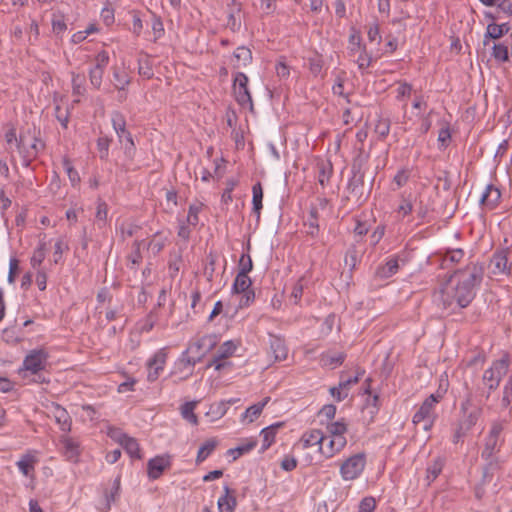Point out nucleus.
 Segmentation results:
<instances>
[{
  "label": "nucleus",
  "mask_w": 512,
  "mask_h": 512,
  "mask_svg": "<svg viewBox=\"0 0 512 512\" xmlns=\"http://www.w3.org/2000/svg\"><path fill=\"white\" fill-rule=\"evenodd\" d=\"M484 276V266L479 262H470L457 270L440 291L439 301L445 310L456 313L470 305L476 296V288Z\"/></svg>",
  "instance_id": "obj_1"
},
{
  "label": "nucleus",
  "mask_w": 512,
  "mask_h": 512,
  "mask_svg": "<svg viewBox=\"0 0 512 512\" xmlns=\"http://www.w3.org/2000/svg\"><path fill=\"white\" fill-rule=\"evenodd\" d=\"M509 362L507 358H501L492 362L491 366L486 369L482 376L483 389L481 396L485 400L490 398L491 393L499 387L503 377L507 374Z\"/></svg>",
  "instance_id": "obj_2"
},
{
  "label": "nucleus",
  "mask_w": 512,
  "mask_h": 512,
  "mask_svg": "<svg viewBox=\"0 0 512 512\" xmlns=\"http://www.w3.org/2000/svg\"><path fill=\"white\" fill-rule=\"evenodd\" d=\"M442 398L443 394L439 391L429 395L413 415L412 422L416 425L422 424L423 429L426 431L430 430L437 417L435 407Z\"/></svg>",
  "instance_id": "obj_3"
},
{
  "label": "nucleus",
  "mask_w": 512,
  "mask_h": 512,
  "mask_svg": "<svg viewBox=\"0 0 512 512\" xmlns=\"http://www.w3.org/2000/svg\"><path fill=\"white\" fill-rule=\"evenodd\" d=\"M44 149V143L36 137H27L20 135L18 143V152L22 158V165L29 167L31 162Z\"/></svg>",
  "instance_id": "obj_4"
},
{
  "label": "nucleus",
  "mask_w": 512,
  "mask_h": 512,
  "mask_svg": "<svg viewBox=\"0 0 512 512\" xmlns=\"http://www.w3.org/2000/svg\"><path fill=\"white\" fill-rule=\"evenodd\" d=\"M366 465L364 453H358L345 459L340 465V475L344 481H352L360 477Z\"/></svg>",
  "instance_id": "obj_5"
},
{
  "label": "nucleus",
  "mask_w": 512,
  "mask_h": 512,
  "mask_svg": "<svg viewBox=\"0 0 512 512\" xmlns=\"http://www.w3.org/2000/svg\"><path fill=\"white\" fill-rule=\"evenodd\" d=\"M504 424L501 421H494L491 424L490 430L485 438L484 447L481 452V457L486 461H492L495 454L499 451L500 447V434L503 431Z\"/></svg>",
  "instance_id": "obj_6"
},
{
  "label": "nucleus",
  "mask_w": 512,
  "mask_h": 512,
  "mask_svg": "<svg viewBox=\"0 0 512 512\" xmlns=\"http://www.w3.org/2000/svg\"><path fill=\"white\" fill-rule=\"evenodd\" d=\"M249 79L243 72H237L233 79V93L236 102L242 107L253 108L251 93L248 89Z\"/></svg>",
  "instance_id": "obj_7"
},
{
  "label": "nucleus",
  "mask_w": 512,
  "mask_h": 512,
  "mask_svg": "<svg viewBox=\"0 0 512 512\" xmlns=\"http://www.w3.org/2000/svg\"><path fill=\"white\" fill-rule=\"evenodd\" d=\"M112 126L118 136L119 141L122 143L123 140H125V153L128 156L133 157L136 148L131 133L126 129L125 117L119 112L114 113L112 116Z\"/></svg>",
  "instance_id": "obj_8"
},
{
  "label": "nucleus",
  "mask_w": 512,
  "mask_h": 512,
  "mask_svg": "<svg viewBox=\"0 0 512 512\" xmlns=\"http://www.w3.org/2000/svg\"><path fill=\"white\" fill-rule=\"evenodd\" d=\"M237 346V343L232 340L225 341L218 348L213 359L207 366L214 367L216 371H221L222 369L231 366V362L228 361V358L235 353Z\"/></svg>",
  "instance_id": "obj_9"
},
{
  "label": "nucleus",
  "mask_w": 512,
  "mask_h": 512,
  "mask_svg": "<svg viewBox=\"0 0 512 512\" xmlns=\"http://www.w3.org/2000/svg\"><path fill=\"white\" fill-rule=\"evenodd\" d=\"M167 361V353L165 349H159L147 361V380L148 382L156 381L160 373L164 370Z\"/></svg>",
  "instance_id": "obj_10"
},
{
  "label": "nucleus",
  "mask_w": 512,
  "mask_h": 512,
  "mask_svg": "<svg viewBox=\"0 0 512 512\" xmlns=\"http://www.w3.org/2000/svg\"><path fill=\"white\" fill-rule=\"evenodd\" d=\"M48 353L43 349L32 350L23 361V368L33 374L43 370L46 366Z\"/></svg>",
  "instance_id": "obj_11"
},
{
  "label": "nucleus",
  "mask_w": 512,
  "mask_h": 512,
  "mask_svg": "<svg viewBox=\"0 0 512 512\" xmlns=\"http://www.w3.org/2000/svg\"><path fill=\"white\" fill-rule=\"evenodd\" d=\"M59 441L62 445L61 453L63 457L71 463H78L81 455L79 441L67 435L61 436Z\"/></svg>",
  "instance_id": "obj_12"
},
{
  "label": "nucleus",
  "mask_w": 512,
  "mask_h": 512,
  "mask_svg": "<svg viewBox=\"0 0 512 512\" xmlns=\"http://www.w3.org/2000/svg\"><path fill=\"white\" fill-rule=\"evenodd\" d=\"M508 249L494 252L490 260L491 272L494 275H508L511 272V264L508 263Z\"/></svg>",
  "instance_id": "obj_13"
},
{
  "label": "nucleus",
  "mask_w": 512,
  "mask_h": 512,
  "mask_svg": "<svg viewBox=\"0 0 512 512\" xmlns=\"http://www.w3.org/2000/svg\"><path fill=\"white\" fill-rule=\"evenodd\" d=\"M347 445V440L325 436V442L319 446V452L326 458L330 459L340 453Z\"/></svg>",
  "instance_id": "obj_14"
},
{
  "label": "nucleus",
  "mask_w": 512,
  "mask_h": 512,
  "mask_svg": "<svg viewBox=\"0 0 512 512\" xmlns=\"http://www.w3.org/2000/svg\"><path fill=\"white\" fill-rule=\"evenodd\" d=\"M49 411L55 422L59 425L61 431L65 433L71 431L72 419L64 407H62L58 403H52L49 408Z\"/></svg>",
  "instance_id": "obj_15"
},
{
  "label": "nucleus",
  "mask_w": 512,
  "mask_h": 512,
  "mask_svg": "<svg viewBox=\"0 0 512 512\" xmlns=\"http://www.w3.org/2000/svg\"><path fill=\"white\" fill-rule=\"evenodd\" d=\"M269 351L274 362L283 361L288 356L285 340L274 334H269Z\"/></svg>",
  "instance_id": "obj_16"
},
{
  "label": "nucleus",
  "mask_w": 512,
  "mask_h": 512,
  "mask_svg": "<svg viewBox=\"0 0 512 512\" xmlns=\"http://www.w3.org/2000/svg\"><path fill=\"white\" fill-rule=\"evenodd\" d=\"M501 200V192L498 187L488 184L480 197V204L487 210L495 209Z\"/></svg>",
  "instance_id": "obj_17"
},
{
  "label": "nucleus",
  "mask_w": 512,
  "mask_h": 512,
  "mask_svg": "<svg viewBox=\"0 0 512 512\" xmlns=\"http://www.w3.org/2000/svg\"><path fill=\"white\" fill-rule=\"evenodd\" d=\"M169 456H156L148 461V477L152 480L158 479L162 473L170 466Z\"/></svg>",
  "instance_id": "obj_18"
},
{
  "label": "nucleus",
  "mask_w": 512,
  "mask_h": 512,
  "mask_svg": "<svg viewBox=\"0 0 512 512\" xmlns=\"http://www.w3.org/2000/svg\"><path fill=\"white\" fill-rule=\"evenodd\" d=\"M318 183L325 188L333 175V165L329 159L318 158L316 160Z\"/></svg>",
  "instance_id": "obj_19"
},
{
  "label": "nucleus",
  "mask_w": 512,
  "mask_h": 512,
  "mask_svg": "<svg viewBox=\"0 0 512 512\" xmlns=\"http://www.w3.org/2000/svg\"><path fill=\"white\" fill-rule=\"evenodd\" d=\"M364 186V173L360 167L355 165L351 169V176L348 179L347 190L350 194L360 197Z\"/></svg>",
  "instance_id": "obj_20"
},
{
  "label": "nucleus",
  "mask_w": 512,
  "mask_h": 512,
  "mask_svg": "<svg viewBox=\"0 0 512 512\" xmlns=\"http://www.w3.org/2000/svg\"><path fill=\"white\" fill-rule=\"evenodd\" d=\"M508 23L496 24L489 23L486 27V32L483 37L484 46L490 45L491 40H498L502 38L509 31Z\"/></svg>",
  "instance_id": "obj_21"
},
{
  "label": "nucleus",
  "mask_w": 512,
  "mask_h": 512,
  "mask_svg": "<svg viewBox=\"0 0 512 512\" xmlns=\"http://www.w3.org/2000/svg\"><path fill=\"white\" fill-rule=\"evenodd\" d=\"M215 345L214 338L212 336L206 335L198 339L197 341L190 343L187 347V351L191 355H198L199 356V362L202 360V358L205 356L206 351L204 348L208 346V349L213 347Z\"/></svg>",
  "instance_id": "obj_22"
},
{
  "label": "nucleus",
  "mask_w": 512,
  "mask_h": 512,
  "mask_svg": "<svg viewBox=\"0 0 512 512\" xmlns=\"http://www.w3.org/2000/svg\"><path fill=\"white\" fill-rule=\"evenodd\" d=\"M224 494L218 499L217 505L219 512H234L237 506V500L234 491L228 485L223 487Z\"/></svg>",
  "instance_id": "obj_23"
},
{
  "label": "nucleus",
  "mask_w": 512,
  "mask_h": 512,
  "mask_svg": "<svg viewBox=\"0 0 512 512\" xmlns=\"http://www.w3.org/2000/svg\"><path fill=\"white\" fill-rule=\"evenodd\" d=\"M36 456L31 453L27 452L23 454L20 459L16 462V465L19 469V471L26 477H34V471H35V465L37 463Z\"/></svg>",
  "instance_id": "obj_24"
},
{
  "label": "nucleus",
  "mask_w": 512,
  "mask_h": 512,
  "mask_svg": "<svg viewBox=\"0 0 512 512\" xmlns=\"http://www.w3.org/2000/svg\"><path fill=\"white\" fill-rule=\"evenodd\" d=\"M300 442L304 449L313 447L315 445H321L325 442V436L319 429H311L303 433Z\"/></svg>",
  "instance_id": "obj_25"
},
{
  "label": "nucleus",
  "mask_w": 512,
  "mask_h": 512,
  "mask_svg": "<svg viewBox=\"0 0 512 512\" xmlns=\"http://www.w3.org/2000/svg\"><path fill=\"white\" fill-rule=\"evenodd\" d=\"M399 270L398 258L396 256H392L386 259L385 263L377 268V275L380 278H389L395 275Z\"/></svg>",
  "instance_id": "obj_26"
},
{
  "label": "nucleus",
  "mask_w": 512,
  "mask_h": 512,
  "mask_svg": "<svg viewBox=\"0 0 512 512\" xmlns=\"http://www.w3.org/2000/svg\"><path fill=\"white\" fill-rule=\"evenodd\" d=\"M270 401V397H265L263 400H261L258 403H255L248 407L245 412L242 414V421H246L248 423H252L254 420H256L260 414L262 413L264 407L268 404Z\"/></svg>",
  "instance_id": "obj_27"
},
{
  "label": "nucleus",
  "mask_w": 512,
  "mask_h": 512,
  "mask_svg": "<svg viewBox=\"0 0 512 512\" xmlns=\"http://www.w3.org/2000/svg\"><path fill=\"white\" fill-rule=\"evenodd\" d=\"M414 211V202L412 199V195H401L400 203L397 206L395 212L400 220H404L406 217L410 216Z\"/></svg>",
  "instance_id": "obj_28"
},
{
  "label": "nucleus",
  "mask_w": 512,
  "mask_h": 512,
  "mask_svg": "<svg viewBox=\"0 0 512 512\" xmlns=\"http://www.w3.org/2000/svg\"><path fill=\"white\" fill-rule=\"evenodd\" d=\"M257 445V440L255 438L245 439L240 445L235 448H231L227 451V454L233 458V460L238 459L240 456L249 453L253 450Z\"/></svg>",
  "instance_id": "obj_29"
},
{
  "label": "nucleus",
  "mask_w": 512,
  "mask_h": 512,
  "mask_svg": "<svg viewBox=\"0 0 512 512\" xmlns=\"http://www.w3.org/2000/svg\"><path fill=\"white\" fill-rule=\"evenodd\" d=\"M263 188L260 182L252 186V212L256 215L257 220L260 219L261 210L263 208Z\"/></svg>",
  "instance_id": "obj_30"
},
{
  "label": "nucleus",
  "mask_w": 512,
  "mask_h": 512,
  "mask_svg": "<svg viewBox=\"0 0 512 512\" xmlns=\"http://www.w3.org/2000/svg\"><path fill=\"white\" fill-rule=\"evenodd\" d=\"M282 426V423H275L261 430L260 435L262 437L261 450H267L275 440L277 430Z\"/></svg>",
  "instance_id": "obj_31"
},
{
  "label": "nucleus",
  "mask_w": 512,
  "mask_h": 512,
  "mask_svg": "<svg viewBox=\"0 0 512 512\" xmlns=\"http://www.w3.org/2000/svg\"><path fill=\"white\" fill-rule=\"evenodd\" d=\"M444 460L440 457L435 458L426 469V481L429 486L442 472Z\"/></svg>",
  "instance_id": "obj_32"
},
{
  "label": "nucleus",
  "mask_w": 512,
  "mask_h": 512,
  "mask_svg": "<svg viewBox=\"0 0 512 512\" xmlns=\"http://www.w3.org/2000/svg\"><path fill=\"white\" fill-rule=\"evenodd\" d=\"M71 82H72V94L77 97L74 100V103H79L80 98L82 96H84L86 93L85 77L73 72Z\"/></svg>",
  "instance_id": "obj_33"
},
{
  "label": "nucleus",
  "mask_w": 512,
  "mask_h": 512,
  "mask_svg": "<svg viewBox=\"0 0 512 512\" xmlns=\"http://www.w3.org/2000/svg\"><path fill=\"white\" fill-rule=\"evenodd\" d=\"M199 363L198 355H191L187 350L183 351L180 358L178 359L177 365L182 366L183 369H187L188 373L186 375H192L194 366Z\"/></svg>",
  "instance_id": "obj_34"
},
{
  "label": "nucleus",
  "mask_w": 512,
  "mask_h": 512,
  "mask_svg": "<svg viewBox=\"0 0 512 512\" xmlns=\"http://www.w3.org/2000/svg\"><path fill=\"white\" fill-rule=\"evenodd\" d=\"M252 285V280L248 276V274H240L236 275L234 283L232 285V292L236 294H240L244 291L250 290Z\"/></svg>",
  "instance_id": "obj_35"
},
{
  "label": "nucleus",
  "mask_w": 512,
  "mask_h": 512,
  "mask_svg": "<svg viewBox=\"0 0 512 512\" xmlns=\"http://www.w3.org/2000/svg\"><path fill=\"white\" fill-rule=\"evenodd\" d=\"M345 357H346V355L342 352H338V353H334V354L323 353L321 355V363L325 367L336 368L344 362Z\"/></svg>",
  "instance_id": "obj_36"
},
{
  "label": "nucleus",
  "mask_w": 512,
  "mask_h": 512,
  "mask_svg": "<svg viewBox=\"0 0 512 512\" xmlns=\"http://www.w3.org/2000/svg\"><path fill=\"white\" fill-rule=\"evenodd\" d=\"M491 56L499 63L509 61V47L505 43H494L492 45Z\"/></svg>",
  "instance_id": "obj_37"
},
{
  "label": "nucleus",
  "mask_w": 512,
  "mask_h": 512,
  "mask_svg": "<svg viewBox=\"0 0 512 512\" xmlns=\"http://www.w3.org/2000/svg\"><path fill=\"white\" fill-rule=\"evenodd\" d=\"M217 444L218 442L216 439H208L207 441H205L198 450L196 462L202 463L203 461H205L215 450Z\"/></svg>",
  "instance_id": "obj_38"
},
{
  "label": "nucleus",
  "mask_w": 512,
  "mask_h": 512,
  "mask_svg": "<svg viewBox=\"0 0 512 512\" xmlns=\"http://www.w3.org/2000/svg\"><path fill=\"white\" fill-rule=\"evenodd\" d=\"M121 446L131 458L141 459L140 446L135 438L128 436Z\"/></svg>",
  "instance_id": "obj_39"
},
{
  "label": "nucleus",
  "mask_w": 512,
  "mask_h": 512,
  "mask_svg": "<svg viewBox=\"0 0 512 512\" xmlns=\"http://www.w3.org/2000/svg\"><path fill=\"white\" fill-rule=\"evenodd\" d=\"M327 432H328V436H330V437L341 438L342 440H347L345 437V434L347 432V425L345 424V422L343 420L330 423L327 426Z\"/></svg>",
  "instance_id": "obj_40"
},
{
  "label": "nucleus",
  "mask_w": 512,
  "mask_h": 512,
  "mask_svg": "<svg viewBox=\"0 0 512 512\" xmlns=\"http://www.w3.org/2000/svg\"><path fill=\"white\" fill-rule=\"evenodd\" d=\"M197 405L196 401L186 402L181 406V416L183 419L191 423L192 425L198 424V418L194 413L195 407Z\"/></svg>",
  "instance_id": "obj_41"
},
{
  "label": "nucleus",
  "mask_w": 512,
  "mask_h": 512,
  "mask_svg": "<svg viewBox=\"0 0 512 512\" xmlns=\"http://www.w3.org/2000/svg\"><path fill=\"white\" fill-rule=\"evenodd\" d=\"M234 57L237 60V66H247L252 62V52L245 46H240L234 51Z\"/></svg>",
  "instance_id": "obj_42"
},
{
  "label": "nucleus",
  "mask_w": 512,
  "mask_h": 512,
  "mask_svg": "<svg viewBox=\"0 0 512 512\" xmlns=\"http://www.w3.org/2000/svg\"><path fill=\"white\" fill-rule=\"evenodd\" d=\"M204 204L202 202H196L193 204H190L188 209V214L185 219V221L193 226L196 227L199 223V213L202 211Z\"/></svg>",
  "instance_id": "obj_43"
},
{
  "label": "nucleus",
  "mask_w": 512,
  "mask_h": 512,
  "mask_svg": "<svg viewBox=\"0 0 512 512\" xmlns=\"http://www.w3.org/2000/svg\"><path fill=\"white\" fill-rule=\"evenodd\" d=\"M107 216L108 205L102 199H98L96 202L95 221L100 228H102L106 224Z\"/></svg>",
  "instance_id": "obj_44"
},
{
  "label": "nucleus",
  "mask_w": 512,
  "mask_h": 512,
  "mask_svg": "<svg viewBox=\"0 0 512 512\" xmlns=\"http://www.w3.org/2000/svg\"><path fill=\"white\" fill-rule=\"evenodd\" d=\"M229 408V402L220 401L217 403H214L210 406V409L208 411V415H212L213 420H217L222 418L228 411Z\"/></svg>",
  "instance_id": "obj_45"
},
{
  "label": "nucleus",
  "mask_w": 512,
  "mask_h": 512,
  "mask_svg": "<svg viewBox=\"0 0 512 512\" xmlns=\"http://www.w3.org/2000/svg\"><path fill=\"white\" fill-rule=\"evenodd\" d=\"M500 405L503 410L510 409L512 405V377L507 380L503 387Z\"/></svg>",
  "instance_id": "obj_46"
},
{
  "label": "nucleus",
  "mask_w": 512,
  "mask_h": 512,
  "mask_svg": "<svg viewBox=\"0 0 512 512\" xmlns=\"http://www.w3.org/2000/svg\"><path fill=\"white\" fill-rule=\"evenodd\" d=\"M464 257V251L462 249H453L446 252L443 257L442 265L448 267V264L459 263Z\"/></svg>",
  "instance_id": "obj_47"
},
{
  "label": "nucleus",
  "mask_w": 512,
  "mask_h": 512,
  "mask_svg": "<svg viewBox=\"0 0 512 512\" xmlns=\"http://www.w3.org/2000/svg\"><path fill=\"white\" fill-rule=\"evenodd\" d=\"M120 492V477L114 479L112 487L105 492L106 507L110 509L111 504L115 502Z\"/></svg>",
  "instance_id": "obj_48"
},
{
  "label": "nucleus",
  "mask_w": 512,
  "mask_h": 512,
  "mask_svg": "<svg viewBox=\"0 0 512 512\" xmlns=\"http://www.w3.org/2000/svg\"><path fill=\"white\" fill-rule=\"evenodd\" d=\"M62 164L72 186H76L80 182V176L78 171L73 167L71 161L66 157L63 159Z\"/></svg>",
  "instance_id": "obj_49"
},
{
  "label": "nucleus",
  "mask_w": 512,
  "mask_h": 512,
  "mask_svg": "<svg viewBox=\"0 0 512 512\" xmlns=\"http://www.w3.org/2000/svg\"><path fill=\"white\" fill-rule=\"evenodd\" d=\"M391 122L388 118H379L375 124L374 132L381 138L384 139L390 132Z\"/></svg>",
  "instance_id": "obj_50"
},
{
  "label": "nucleus",
  "mask_w": 512,
  "mask_h": 512,
  "mask_svg": "<svg viewBox=\"0 0 512 512\" xmlns=\"http://www.w3.org/2000/svg\"><path fill=\"white\" fill-rule=\"evenodd\" d=\"M112 142V139L108 136H100L97 139V149L99 151V156L102 160H107L109 156V147Z\"/></svg>",
  "instance_id": "obj_51"
},
{
  "label": "nucleus",
  "mask_w": 512,
  "mask_h": 512,
  "mask_svg": "<svg viewBox=\"0 0 512 512\" xmlns=\"http://www.w3.org/2000/svg\"><path fill=\"white\" fill-rule=\"evenodd\" d=\"M45 257V243L42 242L33 252V255L30 259L31 266L33 268H38L44 261Z\"/></svg>",
  "instance_id": "obj_52"
},
{
  "label": "nucleus",
  "mask_w": 512,
  "mask_h": 512,
  "mask_svg": "<svg viewBox=\"0 0 512 512\" xmlns=\"http://www.w3.org/2000/svg\"><path fill=\"white\" fill-rule=\"evenodd\" d=\"M113 78L115 80V87L119 91L125 90L126 86L130 84V77L125 72L114 70Z\"/></svg>",
  "instance_id": "obj_53"
},
{
  "label": "nucleus",
  "mask_w": 512,
  "mask_h": 512,
  "mask_svg": "<svg viewBox=\"0 0 512 512\" xmlns=\"http://www.w3.org/2000/svg\"><path fill=\"white\" fill-rule=\"evenodd\" d=\"M104 70L98 68H91L89 70V81L90 85L95 89H100L102 85Z\"/></svg>",
  "instance_id": "obj_54"
},
{
  "label": "nucleus",
  "mask_w": 512,
  "mask_h": 512,
  "mask_svg": "<svg viewBox=\"0 0 512 512\" xmlns=\"http://www.w3.org/2000/svg\"><path fill=\"white\" fill-rule=\"evenodd\" d=\"M238 268H239L238 273H240V274H249V272L252 271L253 262H252L251 256L248 253H243L241 255V257L239 259V263H238Z\"/></svg>",
  "instance_id": "obj_55"
},
{
  "label": "nucleus",
  "mask_w": 512,
  "mask_h": 512,
  "mask_svg": "<svg viewBox=\"0 0 512 512\" xmlns=\"http://www.w3.org/2000/svg\"><path fill=\"white\" fill-rule=\"evenodd\" d=\"M107 435L116 443L122 445L128 435L124 433L120 428L109 426L107 428Z\"/></svg>",
  "instance_id": "obj_56"
},
{
  "label": "nucleus",
  "mask_w": 512,
  "mask_h": 512,
  "mask_svg": "<svg viewBox=\"0 0 512 512\" xmlns=\"http://www.w3.org/2000/svg\"><path fill=\"white\" fill-rule=\"evenodd\" d=\"M360 54L356 59L358 68L362 71L366 70L372 62V57L366 52L365 47L359 50Z\"/></svg>",
  "instance_id": "obj_57"
},
{
  "label": "nucleus",
  "mask_w": 512,
  "mask_h": 512,
  "mask_svg": "<svg viewBox=\"0 0 512 512\" xmlns=\"http://www.w3.org/2000/svg\"><path fill=\"white\" fill-rule=\"evenodd\" d=\"M69 249L68 244L65 243L62 239H58L54 245V263H59L62 260V255L65 251Z\"/></svg>",
  "instance_id": "obj_58"
},
{
  "label": "nucleus",
  "mask_w": 512,
  "mask_h": 512,
  "mask_svg": "<svg viewBox=\"0 0 512 512\" xmlns=\"http://www.w3.org/2000/svg\"><path fill=\"white\" fill-rule=\"evenodd\" d=\"M275 71L280 79H287L290 75V68L283 57L275 65Z\"/></svg>",
  "instance_id": "obj_59"
},
{
  "label": "nucleus",
  "mask_w": 512,
  "mask_h": 512,
  "mask_svg": "<svg viewBox=\"0 0 512 512\" xmlns=\"http://www.w3.org/2000/svg\"><path fill=\"white\" fill-rule=\"evenodd\" d=\"M415 211L418 219H420V223H423L429 216L431 212V207L428 204L423 203V201H419Z\"/></svg>",
  "instance_id": "obj_60"
},
{
  "label": "nucleus",
  "mask_w": 512,
  "mask_h": 512,
  "mask_svg": "<svg viewBox=\"0 0 512 512\" xmlns=\"http://www.w3.org/2000/svg\"><path fill=\"white\" fill-rule=\"evenodd\" d=\"M303 290H304V286H303L302 280L300 279L293 285L292 292L290 295V298L294 304H296V305L299 304V302L302 298V295H303Z\"/></svg>",
  "instance_id": "obj_61"
},
{
  "label": "nucleus",
  "mask_w": 512,
  "mask_h": 512,
  "mask_svg": "<svg viewBox=\"0 0 512 512\" xmlns=\"http://www.w3.org/2000/svg\"><path fill=\"white\" fill-rule=\"evenodd\" d=\"M109 63V54L107 51L102 50L100 51L96 57H95V65L93 68H98L105 71V68L107 67Z\"/></svg>",
  "instance_id": "obj_62"
},
{
  "label": "nucleus",
  "mask_w": 512,
  "mask_h": 512,
  "mask_svg": "<svg viewBox=\"0 0 512 512\" xmlns=\"http://www.w3.org/2000/svg\"><path fill=\"white\" fill-rule=\"evenodd\" d=\"M190 226L185 220L179 219L178 220V232L177 235L185 240L188 241L191 235V229Z\"/></svg>",
  "instance_id": "obj_63"
},
{
  "label": "nucleus",
  "mask_w": 512,
  "mask_h": 512,
  "mask_svg": "<svg viewBox=\"0 0 512 512\" xmlns=\"http://www.w3.org/2000/svg\"><path fill=\"white\" fill-rule=\"evenodd\" d=\"M376 508L374 498L365 497L359 504V512H373Z\"/></svg>",
  "instance_id": "obj_64"
}]
</instances>
